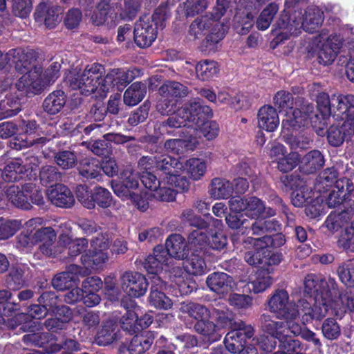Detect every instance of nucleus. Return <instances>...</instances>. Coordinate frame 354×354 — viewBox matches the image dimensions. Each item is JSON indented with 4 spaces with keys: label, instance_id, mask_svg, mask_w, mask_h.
<instances>
[{
    "label": "nucleus",
    "instance_id": "052dcab7",
    "mask_svg": "<svg viewBox=\"0 0 354 354\" xmlns=\"http://www.w3.org/2000/svg\"><path fill=\"white\" fill-rule=\"evenodd\" d=\"M316 97L317 108L322 116V119L329 117L333 114L334 103L332 102V96L324 91L313 94Z\"/></svg>",
    "mask_w": 354,
    "mask_h": 354
},
{
    "label": "nucleus",
    "instance_id": "e2e57ef3",
    "mask_svg": "<svg viewBox=\"0 0 354 354\" xmlns=\"http://www.w3.org/2000/svg\"><path fill=\"white\" fill-rule=\"evenodd\" d=\"M12 299V293L10 290H0V304H3V314L5 316H12L21 310L19 302Z\"/></svg>",
    "mask_w": 354,
    "mask_h": 354
},
{
    "label": "nucleus",
    "instance_id": "a878e982",
    "mask_svg": "<svg viewBox=\"0 0 354 354\" xmlns=\"http://www.w3.org/2000/svg\"><path fill=\"white\" fill-rule=\"evenodd\" d=\"M67 96L65 92L57 89L50 93L44 100L42 108L45 113L55 115L63 109L66 103Z\"/></svg>",
    "mask_w": 354,
    "mask_h": 354
},
{
    "label": "nucleus",
    "instance_id": "4be33fe9",
    "mask_svg": "<svg viewBox=\"0 0 354 354\" xmlns=\"http://www.w3.org/2000/svg\"><path fill=\"white\" fill-rule=\"evenodd\" d=\"M259 324L261 330L264 333L270 335L271 339H273V344L267 346L266 348H264L267 352H271L276 347V339H280L283 335V328H285V323L283 322L273 320L269 315L262 314L259 319Z\"/></svg>",
    "mask_w": 354,
    "mask_h": 354
},
{
    "label": "nucleus",
    "instance_id": "1a4fd4ad",
    "mask_svg": "<svg viewBox=\"0 0 354 354\" xmlns=\"http://www.w3.org/2000/svg\"><path fill=\"white\" fill-rule=\"evenodd\" d=\"M88 240L85 238L73 239L66 234H61L57 241V255L66 261H72L74 259L86 251Z\"/></svg>",
    "mask_w": 354,
    "mask_h": 354
},
{
    "label": "nucleus",
    "instance_id": "ea45409f",
    "mask_svg": "<svg viewBox=\"0 0 354 354\" xmlns=\"http://www.w3.org/2000/svg\"><path fill=\"white\" fill-rule=\"evenodd\" d=\"M219 72L218 64L214 60L204 59L196 66L197 77L201 81H209Z\"/></svg>",
    "mask_w": 354,
    "mask_h": 354
},
{
    "label": "nucleus",
    "instance_id": "393cba45",
    "mask_svg": "<svg viewBox=\"0 0 354 354\" xmlns=\"http://www.w3.org/2000/svg\"><path fill=\"white\" fill-rule=\"evenodd\" d=\"M28 267L26 265H12L6 276V283L10 290H19L28 283Z\"/></svg>",
    "mask_w": 354,
    "mask_h": 354
},
{
    "label": "nucleus",
    "instance_id": "dca6fc26",
    "mask_svg": "<svg viewBox=\"0 0 354 354\" xmlns=\"http://www.w3.org/2000/svg\"><path fill=\"white\" fill-rule=\"evenodd\" d=\"M186 243L185 239L177 234H173L169 236L166 239L165 246L158 245L154 248V252H162L165 257H169L176 259H184L187 257L186 253Z\"/></svg>",
    "mask_w": 354,
    "mask_h": 354
},
{
    "label": "nucleus",
    "instance_id": "423d86ee",
    "mask_svg": "<svg viewBox=\"0 0 354 354\" xmlns=\"http://www.w3.org/2000/svg\"><path fill=\"white\" fill-rule=\"evenodd\" d=\"M295 104L298 107L292 110V116L282 121V127H286L288 130H297L307 125L308 120L313 123V117L318 118L317 114L314 112L313 104L299 97L296 98Z\"/></svg>",
    "mask_w": 354,
    "mask_h": 354
},
{
    "label": "nucleus",
    "instance_id": "0eeeda50",
    "mask_svg": "<svg viewBox=\"0 0 354 354\" xmlns=\"http://www.w3.org/2000/svg\"><path fill=\"white\" fill-rule=\"evenodd\" d=\"M315 302L312 306L305 299H299L297 304L298 315L301 316L304 324L312 323L313 320L320 321L327 315L329 307H333V299H324V298L314 299Z\"/></svg>",
    "mask_w": 354,
    "mask_h": 354
},
{
    "label": "nucleus",
    "instance_id": "39448f33",
    "mask_svg": "<svg viewBox=\"0 0 354 354\" xmlns=\"http://www.w3.org/2000/svg\"><path fill=\"white\" fill-rule=\"evenodd\" d=\"M337 190H333L327 198L329 207L337 208L342 205L345 209H349L350 205H353L354 199V176L351 178H342L335 184Z\"/></svg>",
    "mask_w": 354,
    "mask_h": 354
},
{
    "label": "nucleus",
    "instance_id": "f704fd0d",
    "mask_svg": "<svg viewBox=\"0 0 354 354\" xmlns=\"http://www.w3.org/2000/svg\"><path fill=\"white\" fill-rule=\"evenodd\" d=\"M339 299L333 302L332 310L337 318L342 319L346 313H354V294L351 292L337 295Z\"/></svg>",
    "mask_w": 354,
    "mask_h": 354
},
{
    "label": "nucleus",
    "instance_id": "412c9836",
    "mask_svg": "<svg viewBox=\"0 0 354 354\" xmlns=\"http://www.w3.org/2000/svg\"><path fill=\"white\" fill-rule=\"evenodd\" d=\"M82 268L77 265H71L68 270L55 274L51 280L53 287L58 291L69 290L77 285L79 281L77 274Z\"/></svg>",
    "mask_w": 354,
    "mask_h": 354
},
{
    "label": "nucleus",
    "instance_id": "680f3d73",
    "mask_svg": "<svg viewBox=\"0 0 354 354\" xmlns=\"http://www.w3.org/2000/svg\"><path fill=\"white\" fill-rule=\"evenodd\" d=\"M322 333L328 340H337L341 335V326L337 320L332 317L324 320L322 327Z\"/></svg>",
    "mask_w": 354,
    "mask_h": 354
},
{
    "label": "nucleus",
    "instance_id": "4d7b16f0",
    "mask_svg": "<svg viewBox=\"0 0 354 354\" xmlns=\"http://www.w3.org/2000/svg\"><path fill=\"white\" fill-rule=\"evenodd\" d=\"M185 267L187 272L194 276L202 275L207 270L204 259L196 253H192L187 258Z\"/></svg>",
    "mask_w": 354,
    "mask_h": 354
},
{
    "label": "nucleus",
    "instance_id": "58836bf2",
    "mask_svg": "<svg viewBox=\"0 0 354 354\" xmlns=\"http://www.w3.org/2000/svg\"><path fill=\"white\" fill-rule=\"evenodd\" d=\"M167 257L162 252L153 251V254H149L143 262V267L149 274L157 276L163 269V266L167 263Z\"/></svg>",
    "mask_w": 354,
    "mask_h": 354
},
{
    "label": "nucleus",
    "instance_id": "8fccbe9b",
    "mask_svg": "<svg viewBox=\"0 0 354 354\" xmlns=\"http://www.w3.org/2000/svg\"><path fill=\"white\" fill-rule=\"evenodd\" d=\"M218 326L209 319L200 320L194 324V328L198 333L208 337L211 343L218 341L221 335L216 333Z\"/></svg>",
    "mask_w": 354,
    "mask_h": 354
},
{
    "label": "nucleus",
    "instance_id": "338daca9",
    "mask_svg": "<svg viewBox=\"0 0 354 354\" xmlns=\"http://www.w3.org/2000/svg\"><path fill=\"white\" fill-rule=\"evenodd\" d=\"M273 102L274 106L278 108L279 112L285 111L288 113V110L293 109L294 98L292 93L281 90L274 95Z\"/></svg>",
    "mask_w": 354,
    "mask_h": 354
},
{
    "label": "nucleus",
    "instance_id": "4468645a",
    "mask_svg": "<svg viewBox=\"0 0 354 354\" xmlns=\"http://www.w3.org/2000/svg\"><path fill=\"white\" fill-rule=\"evenodd\" d=\"M183 109L191 126L194 124L200 127L213 115L212 109L205 104L204 101L198 97L185 104Z\"/></svg>",
    "mask_w": 354,
    "mask_h": 354
},
{
    "label": "nucleus",
    "instance_id": "a19ab883",
    "mask_svg": "<svg viewBox=\"0 0 354 354\" xmlns=\"http://www.w3.org/2000/svg\"><path fill=\"white\" fill-rule=\"evenodd\" d=\"M78 171L80 175L84 178H96L100 172V161L94 158H82L80 160Z\"/></svg>",
    "mask_w": 354,
    "mask_h": 354
},
{
    "label": "nucleus",
    "instance_id": "b1692460",
    "mask_svg": "<svg viewBox=\"0 0 354 354\" xmlns=\"http://www.w3.org/2000/svg\"><path fill=\"white\" fill-rule=\"evenodd\" d=\"M233 283L232 277L221 272L211 273L206 279V284L209 290L218 295H223L231 291Z\"/></svg>",
    "mask_w": 354,
    "mask_h": 354
},
{
    "label": "nucleus",
    "instance_id": "774afa93",
    "mask_svg": "<svg viewBox=\"0 0 354 354\" xmlns=\"http://www.w3.org/2000/svg\"><path fill=\"white\" fill-rule=\"evenodd\" d=\"M313 192L310 189L307 185H304V187L299 188L292 192L291 201L295 207H302L307 203H310L313 199Z\"/></svg>",
    "mask_w": 354,
    "mask_h": 354
},
{
    "label": "nucleus",
    "instance_id": "f8f14e48",
    "mask_svg": "<svg viewBox=\"0 0 354 354\" xmlns=\"http://www.w3.org/2000/svg\"><path fill=\"white\" fill-rule=\"evenodd\" d=\"M135 78L133 71H124L122 68L111 69L104 77H103L102 93L106 96L110 90L115 88L122 91Z\"/></svg>",
    "mask_w": 354,
    "mask_h": 354
},
{
    "label": "nucleus",
    "instance_id": "864d4df0",
    "mask_svg": "<svg viewBox=\"0 0 354 354\" xmlns=\"http://www.w3.org/2000/svg\"><path fill=\"white\" fill-rule=\"evenodd\" d=\"M55 163L62 169L67 170L75 167L77 163L75 152L70 150H59L54 156Z\"/></svg>",
    "mask_w": 354,
    "mask_h": 354
},
{
    "label": "nucleus",
    "instance_id": "c85d7f7f",
    "mask_svg": "<svg viewBox=\"0 0 354 354\" xmlns=\"http://www.w3.org/2000/svg\"><path fill=\"white\" fill-rule=\"evenodd\" d=\"M325 163L323 154L319 150L308 152L301 160L299 169L306 174L316 173L321 169Z\"/></svg>",
    "mask_w": 354,
    "mask_h": 354
},
{
    "label": "nucleus",
    "instance_id": "cd10ccee",
    "mask_svg": "<svg viewBox=\"0 0 354 354\" xmlns=\"http://www.w3.org/2000/svg\"><path fill=\"white\" fill-rule=\"evenodd\" d=\"M259 127L268 132L274 131L279 124V118L275 108L264 105L258 111Z\"/></svg>",
    "mask_w": 354,
    "mask_h": 354
},
{
    "label": "nucleus",
    "instance_id": "6ab92c4d",
    "mask_svg": "<svg viewBox=\"0 0 354 354\" xmlns=\"http://www.w3.org/2000/svg\"><path fill=\"white\" fill-rule=\"evenodd\" d=\"M150 293L148 297L149 303L151 306L158 309L167 310L171 308L173 302L163 292L165 286L160 277H153Z\"/></svg>",
    "mask_w": 354,
    "mask_h": 354
},
{
    "label": "nucleus",
    "instance_id": "72a5a7b5",
    "mask_svg": "<svg viewBox=\"0 0 354 354\" xmlns=\"http://www.w3.org/2000/svg\"><path fill=\"white\" fill-rule=\"evenodd\" d=\"M324 19V12L318 7H309L305 10L302 26L310 33H313L322 26Z\"/></svg>",
    "mask_w": 354,
    "mask_h": 354
},
{
    "label": "nucleus",
    "instance_id": "09e8293b",
    "mask_svg": "<svg viewBox=\"0 0 354 354\" xmlns=\"http://www.w3.org/2000/svg\"><path fill=\"white\" fill-rule=\"evenodd\" d=\"M269 255V245L263 244L245 252L244 260L252 266L264 265L265 258Z\"/></svg>",
    "mask_w": 354,
    "mask_h": 354
},
{
    "label": "nucleus",
    "instance_id": "6e6d98bb",
    "mask_svg": "<svg viewBox=\"0 0 354 354\" xmlns=\"http://www.w3.org/2000/svg\"><path fill=\"white\" fill-rule=\"evenodd\" d=\"M206 167L205 161L197 158H189L185 162L187 174L194 180L201 179L205 173Z\"/></svg>",
    "mask_w": 354,
    "mask_h": 354
},
{
    "label": "nucleus",
    "instance_id": "7c9ffc66",
    "mask_svg": "<svg viewBox=\"0 0 354 354\" xmlns=\"http://www.w3.org/2000/svg\"><path fill=\"white\" fill-rule=\"evenodd\" d=\"M154 339L155 334L150 330L135 335L128 346V351L130 354H142L151 348Z\"/></svg>",
    "mask_w": 354,
    "mask_h": 354
},
{
    "label": "nucleus",
    "instance_id": "49530a36",
    "mask_svg": "<svg viewBox=\"0 0 354 354\" xmlns=\"http://www.w3.org/2000/svg\"><path fill=\"white\" fill-rule=\"evenodd\" d=\"M37 57L34 52L23 53L15 62V68L21 74L37 73L36 67Z\"/></svg>",
    "mask_w": 354,
    "mask_h": 354
},
{
    "label": "nucleus",
    "instance_id": "4c0bfd02",
    "mask_svg": "<svg viewBox=\"0 0 354 354\" xmlns=\"http://www.w3.org/2000/svg\"><path fill=\"white\" fill-rule=\"evenodd\" d=\"M84 252L80 259L82 265L87 269H97L108 259L106 252L98 251L95 248L93 250H88Z\"/></svg>",
    "mask_w": 354,
    "mask_h": 354
},
{
    "label": "nucleus",
    "instance_id": "c9c22d12",
    "mask_svg": "<svg viewBox=\"0 0 354 354\" xmlns=\"http://www.w3.org/2000/svg\"><path fill=\"white\" fill-rule=\"evenodd\" d=\"M147 93V86L141 82H133L124 92L123 101L129 106H134L142 100Z\"/></svg>",
    "mask_w": 354,
    "mask_h": 354
},
{
    "label": "nucleus",
    "instance_id": "603ef678",
    "mask_svg": "<svg viewBox=\"0 0 354 354\" xmlns=\"http://www.w3.org/2000/svg\"><path fill=\"white\" fill-rule=\"evenodd\" d=\"M279 10V6L275 3H269L261 12L256 21V26L258 30H267L274 16Z\"/></svg>",
    "mask_w": 354,
    "mask_h": 354
},
{
    "label": "nucleus",
    "instance_id": "ddd939ff",
    "mask_svg": "<svg viewBox=\"0 0 354 354\" xmlns=\"http://www.w3.org/2000/svg\"><path fill=\"white\" fill-rule=\"evenodd\" d=\"M56 232L52 227H42L33 230V241L39 245L40 252L46 257H55L57 249L53 245L56 240Z\"/></svg>",
    "mask_w": 354,
    "mask_h": 354
},
{
    "label": "nucleus",
    "instance_id": "0e129e2a",
    "mask_svg": "<svg viewBox=\"0 0 354 354\" xmlns=\"http://www.w3.org/2000/svg\"><path fill=\"white\" fill-rule=\"evenodd\" d=\"M189 244L196 252L205 253L207 250L208 236L204 232L198 230H193L187 237Z\"/></svg>",
    "mask_w": 354,
    "mask_h": 354
},
{
    "label": "nucleus",
    "instance_id": "5701e85b",
    "mask_svg": "<svg viewBox=\"0 0 354 354\" xmlns=\"http://www.w3.org/2000/svg\"><path fill=\"white\" fill-rule=\"evenodd\" d=\"M32 184H25L22 188L17 185H12L5 187V194L9 201L18 208L28 210L32 207L28 196L24 192H31Z\"/></svg>",
    "mask_w": 354,
    "mask_h": 354
},
{
    "label": "nucleus",
    "instance_id": "20e7f679",
    "mask_svg": "<svg viewBox=\"0 0 354 354\" xmlns=\"http://www.w3.org/2000/svg\"><path fill=\"white\" fill-rule=\"evenodd\" d=\"M254 335V328L239 319L232 330L229 331L224 339L225 348L231 353H237L246 346L248 340Z\"/></svg>",
    "mask_w": 354,
    "mask_h": 354
},
{
    "label": "nucleus",
    "instance_id": "a211bd4d",
    "mask_svg": "<svg viewBox=\"0 0 354 354\" xmlns=\"http://www.w3.org/2000/svg\"><path fill=\"white\" fill-rule=\"evenodd\" d=\"M35 22L44 24L46 28L52 29L59 23V8L57 6H50L41 1L35 8L34 12Z\"/></svg>",
    "mask_w": 354,
    "mask_h": 354
},
{
    "label": "nucleus",
    "instance_id": "f3484780",
    "mask_svg": "<svg viewBox=\"0 0 354 354\" xmlns=\"http://www.w3.org/2000/svg\"><path fill=\"white\" fill-rule=\"evenodd\" d=\"M46 194L51 203L59 207L69 208L75 203L72 192L66 185L62 183L50 185Z\"/></svg>",
    "mask_w": 354,
    "mask_h": 354
},
{
    "label": "nucleus",
    "instance_id": "c03bdc74",
    "mask_svg": "<svg viewBox=\"0 0 354 354\" xmlns=\"http://www.w3.org/2000/svg\"><path fill=\"white\" fill-rule=\"evenodd\" d=\"M116 326L112 322H104L102 328L97 331L95 340L99 346H107L116 339Z\"/></svg>",
    "mask_w": 354,
    "mask_h": 354
},
{
    "label": "nucleus",
    "instance_id": "6e6552de",
    "mask_svg": "<svg viewBox=\"0 0 354 354\" xmlns=\"http://www.w3.org/2000/svg\"><path fill=\"white\" fill-rule=\"evenodd\" d=\"M270 312L279 319H295L299 314L297 306L289 302V295L285 290H277L268 300Z\"/></svg>",
    "mask_w": 354,
    "mask_h": 354
},
{
    "label": "nucleus",
    "instance_id": "13d9d810",
    "mask_svg": "<svg viewBox=\"0 0 354 354\" xmlns=\"http://www.w3.org/2000/svg\"><path fill=\"white\" fill-rule=\"evenodd\" d=\"M281 189L286 192H293L299 188L304 187L306 181L296 172L283 175L280 177Z\"/></svg>",
    "mask_w": 354,
    "mask_h": 354
},
{
    "label": "nucleus",
    "instance_id": "2f4dec72",
    "mask_svg": "<svg viewBox=\"0 0 354 354\" xmlns=\"http://www.w3.org/2000/svg\"><path fill=\"white\" fill-rule=\"evenodd\" d=\"M26 167L21 158L10 160L2 171V178L6 182H16L23 178L27 171Z\"/></svg>",
    "mask_w": 354,
    "mask_h": 354
},
{
    "label": "nucleus",
    "instance_id": "79ce46f5",
    "mask_svg": "<svg viewBox=\"0 0 354 354\" xmlns=\"http://www.w3.org/2000/svg\"><path fill=\"white\" fill-rule=\"evenodd\" d=\"M172 272L174 273L172 281L181 296L189 295L196 290V283L182 276L183 271L181 268H173Z\"/></svg>",
    "mask_w": 354,
    "mask_h": 354
},
{
    "label": "nucleus",
    "instance_id": "7ed1b4c3",
    "mask_svg": "<svg viewBox=\"0 0 354 354\" xmlns=\"http://www.w3.org/2000/svg\"><path fill=\"white\" fill-rule=\"evenodd\" d=\"M304 293L314 299H333L339 294V286L335 278L321 274L309 273L304 279Z\"/></svg>",
    "mask_w": 354,
    "mask_h": 354
},
{
    "label": "nucleus",
    "instance_id": "9d476101",
    "mask_svg": "<svg viewBox=\"0 0 354 354\" xmlns=\"http://www.w3.org/2000/svg\"><path fill=\"white\" fill-rule=\"evenodd\" d=\"M120 283L123 291L134 298L144 296L149 286L145 276L135 271H125L120 277Z\"/></svg>",
    "mask_w": 354,
    "mask_h": 354
},
{
    "label": "nucleus",
    "instance_id": "de8ad7c7",
    "mask_svg": "<svg viewBox=\"0 0 354 354\" xmlns=\"http://www.w3.org/2000/svg\"><path fill=\"white\" fill-rule=\"evenodd\" d=\"M207 220L202 218L200 216L196 215L194 210L187 209L184 210L181 214L182 220L187 223L189 225L196 227V230L201 231L209 227L210 225V220L213 218L209 214H205Z\"/></svg>",
    "mask_w": 354,
    "mask_h": 354
},
{
    "label": "nucleus",
    "instance_id": "bf43d9fd",
    "mask_svg": "<svg viewBox=\"0 0 354 354\" xmlns=\"http://www.w3.org/2000/svg\"><path fill=\"white\" fill-rule=\"evenodd\" d=\"M171 17V12L168 6L167 1L162 2L158 8H156L152 14L151 17H149L151 20L150 22H153L154 26H156L157 29H163L166 26V21Z\"/></svg>",
    "mask_w": 354,
    "mask_h": 354
},
{
    "label": "nucleus",
    "instance_id": "2eb2a0df",
    "mask_svg": "<svg viewBox=\"0 0 354 354\" xmlns=\"http://www.w3.org/2000/svg\"><path fill=\"white\" fill-rule=\"evenodd\" d=\"M334 103L333 115L337 120L348 122L354 118V95L352 94L332 95Z\"/></svg>",
    "mask_w": 354,
    "mask_h": 354
},
{
    "label": "nucleus",
    "instance_id": "473e14b6",
    "mask_svg": "<svg viewBox=\"0 0 354 354\" xmlns=\"http://www.w3.org/2000/svg\"><path fill=\"white\" fill-rule=\"evenodd\" d=\"M159 94L162 97H169L176 100V102L187 96L189 88L184 84L175 82L167 81L158 89Z\"/></svg>",
    "mask_w": 354,
    "mask_h": 354
},
{
    "label": "nucleus",
    "instance_id": "69168bd1",
    "mask_svg": "<svg viewBox=\"0 0 354 354\" xmlns=\"http://www.w3.org/2000/svg\"><path fill=\"white\" fill-rule=\"evenodd\" d=\"M245 202V215L252 218H258L264 213L266 209L263 202L256 196L247 197Z\"/></svg>",
    "mask_w": 354,
    "mask_h": 354
},
{
    "label": "nucleus",
    "instance_id": "bb28decb",
    "mask_svg": "<svg viewBox=\"0 0 354 354\" xmlns=\"http://www.w3.org/2000/svg\"><path fill=\"white\" fill-rule=\"evenodd\" d=\"M174 114H171L167 120L163 122V127H166L165 133L167 135L180 136L184 133L183 127H190L191 124L188 122V118L183 108L178 110Z\"/></svg>",
    "mask_w": 354,
    "mask_h": 354
},
{
    "label": "nucleus",
    "instance_id": "f03ea898",
    "mask_svg": "<svg viewBox=\"0 0 354 354\" xmlns=\"http://www.w3.org/2000/svg\"><path fill=\"white\" fill-rule=\"evenodd\" d=\"M104 72V66L99 63L88 65L82 73H76L71 77L69 86L73 90H80L84 95L96 92L103 97L102 88L100 87L103 84L102 75Z\"/></svg>",
    "mask_w": 354,
    "mask_h": 354
},
{
    "label": "nucleus",
    "instance_id": "a18cd8bd",
    "mask_svg": "<svg viewBox=\"0 0 354 354\" xmlns=\"http://www.w3.org/2000/svg\"><path fill=\"white\" fill-rule=\"evenodd\" d=\"M113 197L111 193L106 188L96 186L91 190L90 203L93 205L92 209L95 205L102 208H108L112 204Z\"/></svg>",
    "mask_w": 354,
    "mask_h": 354
},
{
    "label": "nucleus",
    "instance_id": "f257e3e1",
    "mask_svg": "<svg viewBox=\"0 0 354 354\" xmlns=\"http://www.w3.org/2000/svg\"><path fill=\"white\" fill-rule=\"evenodd\" d=\"M11 328L18 331L32 332L23 336V342L26 345L42 348L45 353L52 354L60 350V346L55 342L52 335L48 333H34L35 322L24 314H18L11 319Z\"/></svg>",
    "mask_w": 354,
    "mask_h": 354
},
{
    "label": "nucleus",
    "instance_id": "5fc2aeb1",
    "mask_svg": "<svg viewBox=\"0 0 354 354\" xmlns=\"http://www.w3.org/2000/svg\"><path fill=\"white\" fill-rule=\"evenodd\" d=\"M156 171H161L166 175V180L167 177H171V175L178 173L176 166L178 161L176 158H172L169 156L162 155L156 157Z\"/></svg>",
    "mask_w": 354,
    "mask_h": 354
},
{
    "label": "nucleus",
    "instance_id": "aec40b11",
    "mask_svg": "<svg viewBox=\"0 0 354 354\" xmlns=\"http://www.w3.org/2000/svg\"><path fill=\"white\" fill-rule=\"evenodd\" d=\"M354 136V127L350 122L343 121L342 124H332L326 131V138L332 147L341 146L346 140H351Z\"/></svg>",
    "mask_w": 354,
    "mask_h": 354
},
{
    "label": "nucleus",
    "instance_id": "37998d69",
    "mask_svg": "<svg viewBox=\"0 0 354 354\" xmlns=\"http://www.w3.org/2000/svg\"><path fill=\"white\" fill-rule=\"evenodd\" d=\"M0 110L4 118L17 115L21 110V102L18 95H7L0 101Z\"/></svg>",
    "mask_w": 354,
    "mask_h": 354
},
{
    "label": "nucleus",
    "instance_id": "c756f323",
    "mask_svg": "<svg viewBox=\"0 0 354 354\" xmlns=\"http://www.w3.org/2000/svg\"><path fill=\"white\" fill-rule=\"evenodd\" d=\"M15 87L21 92V95H25L27 97L39 94L42 91L40 80L32 73L23 74L16 82Z\"/></svg>",
    "mask_w": 354,
    "mask_h": 354
},
{
    "label": "nucleus",
    "instance_id": "e433bc0d",
    "mask_svg": "<svg viewBox=\"0 0 354 354\" xmlns=\"http://www.w3.org/2000/svg\"><path fill=\"white\" fill-rule=\"evenodd\" d=\"M209 192L214 198H228L233 193V187L228 180L215 178L211 182Z\"/></svg>",
    "mask_w": 354,
    "mask_h": 354
},
{
    "label": "nucleus",
    "instance_id": "3c124183",
    "mask_svg": "<svg viewBox=\"0 0 354 354\" xmlns=\"http://www.w3.org/2000/svg\"><path fill=\"white\" fill-rule=\"evenodd\" d=\"M272 283V278L270 273L261 270L257 272L255 279L248 283V288L250 292L260 293L266 290Z\"/></svg>",
    "mask_w": 354,
    "mask_h": 354
},
{
    "label": "nucleus",
    "instance_id": "9b49d317",
    "mask_svg": "<svg viewBox=\"0 0 354 354\" xmlns=\"http://www.w3.org/2000/svg\"><path fill=\"white\" fill-rule=\"evenodd\" d=\"M158 35V29L154 26L150 19L145 15L141 17L135 24L133 30V39L136 46L140 48H146L151 46L156 40Z\"/></svg>",
    "mask_w": 354,
    "mask_h": 354
}]
</instances>
